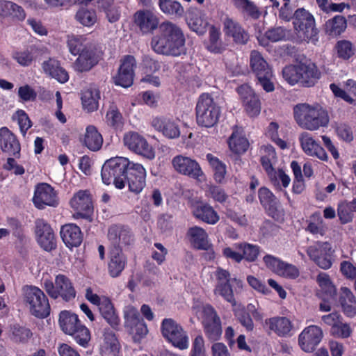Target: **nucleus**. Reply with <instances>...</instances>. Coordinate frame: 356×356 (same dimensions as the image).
I'll use <instances>...</instances> for the list:
<instances>
[{"label":"nucleus","instance_id":"obj_1","mask_svg":"<svg viewBox=\"0 0 356 356\" xmlns=\"http://www.w3.org/2000/svg\"><path fill=\"white\" fill-rule=\"evenodd\" d=\"M157 53L179 56L186 53L185 38L175 24L165 21L158 26Z\"/></svg>","mask_w":356,"mask_h":356},{"label":"nucleus","instance_id":"obj_2","mask_svg":"<svg viewBox=\"0 0 356 356\" xmlns=\"http://www.w3.org/2000/svg\"><path fill=\"white\" fill-rule=\"evenodd\" d=\"M293 112L296 122L302 129L316 131L329 124L327 112L318 105L300 104L294 107Z\"/></svg>","mask_w":356,"mask_h":356},{"label":"nucleus","instance_id":"obj_3","mask_svg":"<svg viewBox=\"0 0 356 356\" xmlns=\"http://www.w3.org/2000/svg\"><path fill=\"white\" fill-rule=\"evenodd\" d=\"M133 161L123 156H115L107 159L102 167L101 177L105 185L113 184L118 189L124 188L123 179Z\"/></svg>","mask_w":356,"mask_h":356},{"label":"nucleus","instance_id":"obj_4","mask_svg":"<svg viewBox=\"0 0 356 356\" xmlns=\"http://www.w3.org/2000/svg\"><path fill=\"white\" fill-rule=\"evenodd\" d=\"M23 301L30 314L35 318H47L51 307L47 296L40 288L33 285L23 287Z\"/></svg>","mask_w":356,"mask_h":356},{"label":"nucleus","instance_id":"obj_5","mask_svg":"<svg viewBox=\"0 0 356 356\" xmlns=\"http://www.w3.org/2000/svg\"><path fill=\"white\" fill-rule=\"evenodd\" d=\"M59 325L65 334L73 337L81 346L86 348L90 340V332L81 323L78 316L70 311L64 310L59 314Z\"/></svg>","mask_w":356,"mask_h":356},{"label":"nucleus","instance_id":"obj_6","mask_svg":"<svg viewBox=\"0 0 356 356\" xmlns=\"http://www.w3.org/2000/svg\"><path fill=\"white\" fill-rule=\"evenodd\" d=\"M220 108L209 94H202L196 105L197 123L202 127H212L218 121Z\"/></svg>","mask_w":356,"mask_h":356},{"label":"nucleus","instance_id":"obj_7","mask_svg":"<svg viewBox=\"0 0 356 356\" xmlns=\"http://www.w3.org/2000/svg\"><path fill=\"white\" fill-rule=\"evenodd\" d=\"M193 312L202 319L204 330L207 337L213 341L218 339L222 333L220 318L210 305L196 303L192 307Z\"/></svg>","mask_w":356,"mask_h":356},{"label":"nucleus","instance_id":"obj_8","mask_svg":"<svg viewBox=\"0 0 356 356\" xmlns=\"http://www.w3.org/2000/svg\"><path fill=\"white\" fill-rule=\"evenodd\" d=\"M42 286L47 293L54 300L60 298L65 302L75 298L76 291L69 277L63 274L55 277L54 282L49 279L43 280Z\"/></svg>","mask_w":356,"mask_h":356},{"label":"nucleus","instance_id":"obj_9","mask_svg":"<svg viewBox=\"0 0 356 356\" xmlns=\"http://www.w3.org/2000/svg\"><path fill=\"white\" fill-rule=\"evenodd\" d=\"M86 298L97 306L101 316L113 329L119 330L120 318L110 298L105 296H99L94 293L91 288H88Z\"/></svg>","mask_w":356,"mask_h":356},{"label":"nucleus","instance_id":"obj_10","mask_svg":"<svg viewBox=\"0 0 356 356\" xmlns=\"http://www.w3.org/2000/svg\"><path fill=\"white\" fill-rule=\"evenodd\" d=\"M293 24L296 35L301 41L314 43L318 40L314 18L307 10L298 9L294 13Z\"/></svg>","mask_w":356,"mask_h":356},{"label":"nucleus","instance_id":"obj_11","mask_svg":"<svg viewBox=\"0 0 356 356\" xmlns=\"http://www.w3.org/2000/svg\"><path fill=\"white\" fill-rule=\"evenodd\" d=\"M250 66L262 88L267 92H273L275 90L273 74L259 52L257 51L251 52Z\"/></svg>","mask_w":356,"mask_h":356},{"label":"nucleus","instance_id":"obj_12","mask_svg":"<svg viewBox=\"0 0 356 356\" xmlns=\"http://www.w3.org/2000/svg\"><path fill=\"white\" fill-rule=\"evenodd\" d=\"M215 277L217 282L214 289V293L220 296L233 306L236 305V302L231 284L234 283L238 287L242 288V281L236 277H231L230 273L227 270L221 268L216 269Z\"/></svg>","mask_w":356,"mask_h":356},{"label":"nucleus","instance_id":"obj_13","mask_svg":"<svg viewBox=\"0 0 356 356\" xmlns=\"http://www.w3.org/2000/svg\"><path fill=\"white\" fill-rule=\"evenodd\" d=\"M161 333L163 337L179 350L188 348V337L183 327L172 318H165L161 323Z\"/></svg>","mask_w":356,"mask_h":356},{"label":"nucleus","instance_id":"obj_14","mask_svg":"<svg viewBox=\"0 0 356 356\" xmlns=\"http://www.w3.org/2000/svg\"><path fill=\"white\" fill-rule=\"evenodd\" d=\"M124 327L134 341L140 342L147 335L148 330L138 309L134 306L127 307L124 312Z\"/></svg>","mask_w":356,"mask_h":356},{"label":"nucleus","instance_id":"obj_15","mask_svg":"<svg viewBox=\"0 0 356 356\" xmlns=\"http://www.w3.org/2000/svg\"><path fill=\"white\" fill-rule=\"evenodd\" d=\"M102 47L97 44L87 47L73 63V68L77 72H86L98 64L102 58Z\"/></svg>","mask_w":356,"mask_h":356},{"label":"nucleus","instance_id":"obj_16","mask_svg":"<svg viewBox=\"0 0 356 356\" xmlns=\"http://www.w3.org/2000/svg\"><path fill=\"white\" fill-rule=\"evenodd\" d=\"M333 252L331 244L327 242L318 241L307 249L310 259L323 269H329L332 266Z\"/></svg>","mask_w":356,"mask_h":356},{"label":"nucleus","instance_id":"obj_17","mask_svg":"<svg viewBox=\"0 0 356 356\" xmlns=\"http://www.w3.org/2000/svg\"><path fill=\"white\" fill-rule=\"evenodd\" d=\"M71 207L76 211L77 217L91 222L94 212L92 195L88 190H79L74 194L70 202Z\"/></svg>","mask_w":356,"mask_h":356},{"label":"nucleus","instance_id":"obj_18","mask_svg":"<svg viewBox=\"0 0 356 356\" xmlns=\"http://www.w3.org/2000/svg\"><path fill=\"white\" fill-rule=\"evenodd\" d=\"M124 145L132 152L148 159H153L155 154L153 147L144 136L136 131L126 133L123 138Z\"/></svg>","mask_w":356,"mask_h":356},{"label":"nucleus","instance_id":"obj_19","mask_svg":"<svg viewBox=\"0 0 356 356\" xmlns=\"http://www.w3.org/2000/svg\"><path fill=\"white\" fill-rule=\"evenodd\" d=\"M33 202L38 209H43L46 206L56 207L59 199L55 189L47 183H39L35 187Z\"/></svg>","mask_w":356,"mask_h":356},{"label":"nucleus","instance_id":"obj_20","mask_svg":"<svg viewBox=\"0 0 356 356\" xmlns=\"http://www.w3.org/2000/svg\"><path fill=\"white\" fill-rule=\"evenodd\" d=\"M174 170L183 175L197 180H202L204 172L196 160L184 155L175 156L172 160Z\"/></svg>","mask_w":356,"mask_h":356},{"label":"nucleus","instance_id":"obj_21","mask_svg":"<svg viewBox=\"0 0 356 356\" xmlns=\"http://www.w3.org/2000/svg\"><path fill=\"white\" fill-rule=\"evenodd\" d=\"M107 238L110 243L109 249H121L130 245L134 241L131 229L121 224L111 225L108 229Z\"/></svg>","mask_w":356,"mask_h":356},{"label":"nucleus","instance_id":"obj_22","mask_svg":"<svg viewBox=\"0 0 356 356\" xmlns=\"http://www.w3.org/2000/svg\"><path fill=\"white\" fill-rule=\"evenodd\" d=\"M263 261L267 268L282 277L293 280L300 275L299 269L295 265L285 262L273 255H265Z\"/></svg>","mask_w":356,"mask_h":356},{"label":"nucleus","instance_id":"obj_23","mask_svg":"<svg viewBox=\"0 0 356 356\" xmlns=\"http://www.w3.org/2000/svg\"><path fill=\"white\" fill-rule=\"evenodd\" d=\"M136 61L134 56L127 55L121 60V64L117 74L113 76V83L122 88L132 86L134 77V69Z\"/></svg>","mask_w":356,"mask_h":356},{"label":"nucleus","instance_id":"obj_24","mask_svg":"<svg viewBox=\"0 0 356 356\" xmlns=\"http://www.w3.org/2000/svg\"><path fill=\"white\" fill-rule=\"evenodd\" d=\"M35 233L37 242L45 251L50 252L56 248V239L51 225L44 219L35 221Z\"/></svg>","mask_w":356,"mask_h":356},{"label":"nucleus","instance_id":"obj_25","mask_svg":"<svg viewBox=\"0 0 356 356\" xmlns=\"http://www.w3.org/2000/svg\"><path fill=\"white\" fill-rule=\"evenodd\" d=\"M146 171L144 167L138 163H132L124 176V187L128 186L129 191L135 195L139 194L146 185Z\"/></svg>","mask_w":356,"mask_h":356},{"label":"nucleus","instance_id":"obj_26","mask_svg":"<svg viewBox=\"0 0 356 356\" xmlns=\"http://www.w3.org/2000/svg\"><path fill=\"white\" fill-rule=\"evenodd\" d=\"M237 92L248 115L251 118L258 116L261 109V102L251 87L246 84L241 85L238 87Z\"/></svg>","mask_w":356,"mask_h":356},{"label":"nucleus","instance_id":"obj_27","mask_svg":"<svg viewBox=\"0 0 356 356\" xmlns=\"http://www.w3.org/2000/svg\"><path fill=\"white\" fill-rule=\"evenodd\" d=\"M323 337L322 329L317 325H309L305 327L298 337L301 348L307 353L312 352L321 341Z\"/></svg>","mask_w":356,"mask_h":356},{"label":"nucleus","instance_id":"obj_28","mask_svg":"<svg viewBox=\"0 0 356 356\" xmlns=\"http://www.w3.org/2000/svg\"><path fill=\"white\" fill-rule=\"evenodd\" d=\"M299 141L303 152L309 156L316 157L321 161H327L328 156L325 149L308 132L299 136Z\"/></svg>","mask_w":356,"mask_h":356},{"label":"nucleus","instance_id":"obj_29","mask_svg":"<svg viewBox=\"0 0 356 356\" xmlns=\"http://www.w3.org/2000/svg\"><path fill=\"white\" fill-rule=\"evenodd\" d=\"M0 148L10 156H20L21 146L17 136L6 127L0 129Z\"/></svg>","mask_w":356,"mask_h":356},{"label":"nucleus","instance_id":"obj_30","mask_svg":"<svg viewBox=\"0 0 356 356\" xmlns=\"http://www.w3.org/2000/svg\"><path fill=\"white\" fill-rule=\"evenodd\" d=\"M264 327L269 332H273L280 337L291 336L293 324L291 320L284 316H273L266 318Z\"/></svg>","mask_w":356,"mask_h":356},{"label":"nucleus","instance_id":"obj_31","mask_svg":"<svg viewBox=\"0 0 356 356\" xmlns=\"http://www.w3.org/2000/svg\"><path fill=\"white\" fill-rule=\"evenodd\" d=\"M225 35L231 37L233 41L238 44H245L249 40V34L245 29L236 21L226 17L223 21Z\"/></svg>","mask_w":356,"mask_h":356},{"label":"nucleus","instance_id":"obj_32","mask_svg":"<svg viewBox=\"0 0 356 356\" xmlns=\"http://www.w3.org/2000/svg\"><path fill=\"white\" fill-rule=\"evenodd\" d=\"M60 234L64 244L70 249L80 246L83 241V234L76 224L69 223L63 225Z\"/></svg>","mask_w":356,"mask_h":356},{"label":"nucleus","instance_id":"obj_33","mask_svg":"<svg viewBox=\"0 0 356 356\" xmlns=\"http://www.w3.org/2000/svg\"><path fill=\"white\" fill-rule=\"evenodd\" d=\"M192 213L196 219L209 225H215L220 220L218 213L207 202H200L193 205Z\"/></svg>","mask_w":356,"mask_h":356},{"label":"nucleus","instance_id":"obj_34","mask_svg":"<svg viewBox=\"0 0 356 356\" xmlns=\"http://www.w3.org/2000/svg\"><path fill=\"white\" fill-rule=\"evenodd\" d=\"M43 72L47 75L55 79L61 83H66L69 80V74L60 63V61L54 58H49L42 63Z\"/></svg>","mask_w":356,"mask_h":356},{"label":"nucleus","instance_id":"obj_35","mask_svg":"<svg viewBox=\"0 0 356 356\" xmlns=\"http://www.w3.org/2000/svg\"><path fill=\"white\" fill-rule=\"evenodd\" d=\"M127 263V257L121 249H109L108 270L112 277H118Z\"/></svg>","mask_w":356,"mask_h":356},{"label":"nucleus","instance_id":"obj_36","mask_svg":"<svg viewBox=\"0 0 356 356\" xmlns=\"http://www.w3.org/2000/svg\"><path fill=\"white\" fill-rule=\"evenodd\" d=\"M191 245L196 249L207 250L210 247L209 236L207 232L200 227H190L186 233Z\"/></svg>","mask_w":356,"mask_h":356},{"label":"nucleus","instance_id":"obj_37","mask_svg":"<svg viewBox=\"0 0 356 356\" xmlns=\"http://www.w3.org/2000/svg\"><path fill=\"white\" fill-rule=\"evenodd\" d=\"M187 24L191 30L199 35H203L206 33L209 24L205 14L197 9L189 10Z\"/></svg>","mask_w":356,"mask_h":356},{"label":"nucleus","instance_id":"obj_38","mask_svg":"<svg viewBox=\"0 0 356 356\" xmlns=\"http://www.w3.org/2000/svg\"><path fill=\"white\" fill-rule=\"evenodd\" d=\"M134 22L143 33H152L156 29V17L147 10L137 11L134 15Z\"/></svg>","mask_w":356,"mask_h":356},{"label":"nucleus","instance_id":"obj_39","mask_svg":"<svg viewBox=\"0 0 356 356\" xmlns=\"http://www.w3.org/2000/svg\"><path fill=\"white\" fill-rule=\"evenodd\" d=\"M300 83L310 87L314 86L321 77V72L314 63L300 65Z\"/></svg>","mask_w":356,"mask_h":356},{"label":"nucleus","instance_id":"obj_40","mask_svg":"<svg viewBox=\"0 0 356 356\" xmlns=\"http://www.w3.org/2000/svg\"><path fill=\"white\" fill-rule=\"evenodd\" d=\"M0 16L22 21L25 19L26 14L23 8L17 3L10 1L0 0Z\"/></svg>","mask_w":356,"mask_h":356},{"label":"nucleus","instance_id":"obj_41","mask_svg":"<svg viewBox=\"0 0 356 356\" xmlns=\"http://www.w3.org/2000/svg\"><path fill=\"white\" fill-rule=\"evenodd\" d=\"M83 144L92 152L98 151L102 147L103 137L95 126L89 125L86 127Z\"/></svg>","mask_w":356,"mask_h":356},{"label":"nucleus","instance_id":"obj_42","mask_svg":"<svg viewBox=\"0 0 356 356\" xmlns=\"http://www.w3.org/2000/svg\"><path fill=\"white\" fill-rule=\"evenodd\" d=\"M339 302L343 312L348 317L356 315V300L351 291L347 287L341 289Z\"/></svg>","mask_w":356,"mask_h":356},{"label":"nucleus","instance_id":"obj_43","mask_svg":"<svg viewBox=\"0 0 356 356\" xmlns=\"http://www.w3.org/2000/svg\"><path fill=\"white\" fill-rule=\"evenodd\" d=\"M231 3L237 9L243 16L254 19L261 15L258 6L250 0H230Z\"/></svg>","mask_w":356,"mask_h":356},{"label":"nucleus","instance_id":"obj_44","mask_svg":"<svg viewBox=\"0 0 356 356\" xmlns=\"http://www.w3.org/2000/svg\"><path fill=\"white\" fill-rule=\"evenodd\" d=\"M105 120L107 125L115 130L121 129L124 125V118L117 105L112 103L106 111Z\"/></svg>","mask_w":356,"mask_h":356},{"label":"nucleus","instance_id":"obj_45","mask_svg":"<svg viewBox=\"0 0 356 356\" xmlns=\"http://www.w3.org/2000/svg\"><path fill=\"white\" fill-rule=\"evenodd\" d=\"M330 88L336 97L344 99L348 103H353L354 99L350 95L356 97V82L352 79H348L346 83V89H341L335 83H331Z\"/></svg>","mask_w":356,"mask_h":356},{"label":"nucleus","instance_id":"obj_46","mask_svg":"<svg viewBox=\"0 0 356 356\" xmlns=\"http://www.w3.org/2000/svg\"><path fill=\"white\" fill-rule=\"evenodd\" d=\"M230 150L235 154H243L245 152L249 147V143L241 133L238 131L232 132L228 140Z\"/></svg>","mask_w":356,"mask_h":356},{"label":"nucleus","instance_id":"obj_47","mask_svg":"<svg viewBox=\"0 0 356 356\" xmlns=\"http://www.w3.org/2000/svg\"><path fill=\"white\" fill-rule=\"evenodd\" d=\"M99 92L97 90L88 89L84 90L81 95V102L83 107L88 112H92L97 110L99 106Z\"/></svg>","mask_w":356,"mask_h":356},{"label":"nucleus","instance_id":"obj_48","mask_svg":"<svg viewBox=\"0 0 356 356\" xmlns=\"http://www.w3.org/2000/svg\"><path fill=\"white\" fill-rule=\"evenodd\" d=\"M325 26L327 34L330 36H337L343 33L346 28V18L341 15H336L327 20Z\"/></svg>","mask_w":356,"mask_h":356},{"label":"nucleus","instance_id":"obj_49","mask_svg":"<svg viewBox=\"0 0 356 356\" xmlns=\"http://www.w3.org/2000/svg\"><path fill=\"white\" fill-rule=\"evenodd\" d=\"M143 73L145 75L141 81L156 86V76L153 73L156 71V61L148 55H144L143 58Z\"/></svg>","mask_w":356,"mask_h":356},{"label":"nucleus","instance_id":"obj_50","mask_svg":"<svg viewBox=\"0 0 356 356\" xmlns=\"http://www.w3.org/2000/svg\"><path fill=\"white\" fill-rule=\"evenodd\" d=\"M234 248L241 250L243 259H245L249 262L254 261L257 259L260 252L259 246L248 243H235Z\"/></svg>","mask_w":356,"mask_h":356},{"label":"nucleus","instance_id":"obj_51","mask_svg":"<svg viewBox=\"0 0 356 356\" xmlns=\"http://www.w3.org/2000/svg\"><path fill=\"white\" fill-rule=\"evenodd\" d=\"M96 44H97L88 41L83 36L72 37L67 40L70 52L74 56L82 53L87 47Z\"/></svg>","mask_w":356,"mask_h":356},{"label":"nucleus","instance_id":"obj_52","mask_svg":"<svg viewBox=\"0 0 356 356\" xmlns=\"http://www.w3.org/2000/svg\"><path fill=\"white\" fill-rule=\"evenodd\" d=\"M207 159L213 170L215 181L218 183H222L226 175L225 164L211 154H207Z\"/></svg>","mask_w":356,"mask_h":356},{"label":"nucleus","instance_id":"obj_53","mask_svg":"<svg viewBox=\"0 0 356 356\" xmlns=\"http://www.w3.org/2000/svg\"><path fill=\"white\" fill-rule=\"evenodd\" d=\"M159 6L161 10L167 15L181 17L184 13L183 6L175 0H159Z\"/></svg>","mask_w":356,"mask_h":356},{"label":"nucleus","instance_id":"obj_54","mask_svg":"<svg viewBox=\"0 0 356 356\" xmlns=\"http://www.w3.org/2000/svg\"><path fill=\"white\" fill-rule=\"evenodd\" d=\"M220 31L212 26L209 29V43L208 49L213 53H220L225 49V46L220 40Z\"/></svg>","mask_w":356,"mask_h":356},{"label":"nucleus","instance_id":"obj_55","mask_svg":"<svg viewBox=\"0 0 356 356\" xmlns=\"http://www.w3.org/2000/svg\"><path fill=\"white\" fill-rule=\"evenodd\" d=\"M32 335L31 330L28 327L18 324L13 325L11 327V339L16 343H26Z\"/></svg>","mask_w":356,"mask_h":356},{"label":"nucleus","instance_id":"obj_56","mask_svg":"<svg viewBox=\"0 0 356 356\" xmlns=\"http://www.w3.org/2000/svg\"><path fill=\"white\" fill-rule=\"evenodd\" d=\"M76 19L86 26H91L97 22V14L95 10L86 8L79 9L75 15Z\"/></svg>","mask_w":356,"mask_h":356},{"label":"nucleus","instance_id":"obj_57","mask_svg":"<svg viewBox=\"0 0 356 356\" xmlns=\"http://www.w3.org/2000/svg\"><path fill=\"white\" fill-rule=\"evenodd\" d=\"M159 131L168 138H177L180 134L177 125L168 119H163L160 121Z\"/></svg>","mask_w":356,"mask_h":356},{"label":"nucleus","instance_id":"obj_58","mask_svg":"<svg viewBox=\"0 0 356 356\" xmlns=\"http://www.w3.org/2000/svg\"><path fill=\"white\" fill-rule=\"evenodd\" d=\"M317 282L321 290L329 297L334 298L336 289L331 282L329 276L325 273H320L317 277Z\"/></svg>","mask_w":356,"mask_h":356},{"label":"nucleus","instance_id":"obj_59","mask_svg":"<svg viewBox=\"0 0 356 356\" xmlns=\"http://www.w3.org/2000/svg\"><path fill=\"white\" fill-rule=\"evenodd\" d=\"M300 65H290L284 68L282 71L284 79L291 85L300 83Z\"/></svg>","mask_w":356,"mask_h":356},{"label":"nucleus","instance_id":"obj_60","mask_svg":"<svg viewBox=\"0 0 356 356\" xmlns=\"http://www.w3.org/2000/svg\"><path fill=\"white\" fill-rule=\"evenodd\" d=\"M337 55L343 60H348L355 54V49L353 44L348 40H341L336 46Z\"/></svg>","mask_w":356,"mask_h":356},{"label":"nucleus","instance_id":"obj_61","mask_svg":"<svg viewBox=\"0 0 356 356\" xmlns=\"http://www.w3.org/2000/svg\"><path fill=\"white\" fill-rule=\"evenodd\" d=\"M352 332L350 325L343 322L342 320L335 325L334 327H331L330 329L331 335L341 339L348 338L351 335Z\"/></svg>","mask_w":356,"mask_h":356},{"label":"nucleus","instance_id":"obj_62","mask_svg":"<svg viewBox=\"0 0 356 356\" xmlns=\"http://www.w3.org/2000/svg\"><path fill=\"white\" fill-rule=\"evenodd\" d=\"M206 195L213 199V201L219 203L225 202L229 197L224 189L213 185H211L208 187L206 191Z\"/></svg>","mask_w":356,"mask_h":356},{"label":"nucleus","instance_id":"obj_63","mask_svg":"<svg viewBox=\"0 0 356 356\" xmlns=\"http://www.w3.org/2000/svg\"><path fill=\"white\" fill-rule=\"evenodd\" d=\"M19 102H34L37 98V92L29 84H25L19 87L17 91Z\"/></svg>","mask_w":356,"mask_h":356},{"label":"nucleus","instance_id":"obj_64","mask_svg":"<svg viewBox=\"0 0 356 356\" xmlns=\"http://www.w3.org/2000/svg\"><path fill=\"white\" fill-rule=\"evenodd\" d=\"M13 58L21 66L27 67L31 65L34 56L31 51L26 49L13 52Z\"/></svg>","mask_w":356,"mask_h":356}]
</instances>
